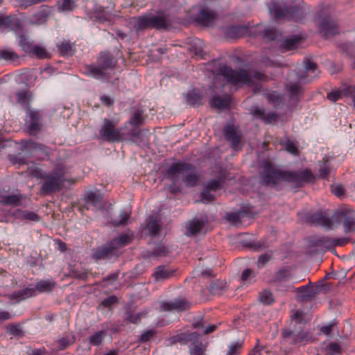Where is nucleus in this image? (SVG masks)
Wrapping results in <instances>:
<instances>
[{
    "mask_svg": "<svg viewBox=\"0 0 355 355\" xmlns=\"http://www.w3.org/2000/svg\"><path fill=\"white\" fill-rule=\"evenodd\" d=\"M261 183L268 186H275L280 181H287L296 187H301L304 182H311L314 176L309 171L299 172H284L276 168L268 162L263 163L261 173Z\"/></svg>",
    "mask_w": 355,
    "mask_h": 355,
    "instance_id": "f257e3e1",
    "label": "nucleus"
},
{
    "mask_svg": "<svg viewBox=\"0 0 355 355\" xmlns=\"http://www.w3.org/2000/svg\"><path fill=\"white\" fill-rule=\"evenodd\" d=\"M44 180L41 191L43 193H53L60 191L64 182L74 184L76 180L71 178L70 167L63 164H56L52 171L42 176Z\"/></svg>",
    "mask_w": 355,
    "mask_h": 355,
    "instance_id": "f03ea898",
    "label": "nucleus"
},
{
    "mask_svg": "<svg viewBox=\"0 0 355 355\" xmlns=\"http://www.w3.org/2000/svg\"><path fill=\"white\" fill-rule=\"evenodd\" d=\"M218 71L227 82L234 85L250 84L256 81H266L268 79L266 76L259 71H247L244 69L236 71L225 65L221 66Z\"/></svg>",
    "mask_w": 355,
    "mask_h": 355,
    "instance_id": "7ed1b4c3",
    "label": "nucleus"
},
{
    "mask_svg": "<svg viewBox=\"0 0 355 355\" xmlns=\"http://www.w3.org/2000/svg\"><path fill=\"white\" fill-rule=\"evenodd\" d=\"M167 175L174 184L181 178L187 187H194L198 180L194 168L185 163L173 164L168 168Z\"/></svg>",
    "mask_w": 355,
    "mask_h": 355,
    "instance_id": "20e7f679",
    "label": "nucleus"
},
{
    "mask_svg": "<svg viewBox=\"0 0 355 355\" xmlns=\"http://www.w3.org/2000/svg\"><path fill=\"white\" fill-rule=\"evenodd\" d=\"M136 31L155 28L165 30L171 26V21L168 17L163 14L157 15H145L139 17H134L130 21Z\"/></svg>",
    "mask_w": 355,
    "mask_h": 355,
    "instance_id": "39448f33",
    "label": "nucleus"
},
{
    "mask_svg": "<svg viewBox=\"0 0 355 355\" xmlns=\"http://www.w3.org/2000/svg\"><path fill=\"white\" fill-rule=\"evenodd\" d=\"M268 9L277 19L293 18L295 20L302 18L308 10L306 6L302 0H295L293 6L286 9L277 6L275 3H271L268 6Z\"/></svg>",
    "mask_w": 355,
    "mask_h": 355,
    "instance_id": "423d86ee",
    "label": "nucleus"
},
{
    "mask_svg": "<svg viewBox=\"0 0 355 355\" xmlns=\"http://www.w3.org/2000/svg\"><path fill=\"white\" fill-rule=\"evenodd\" d=\"M330 11L329 5H320L315 18L320 33L326 37L333 36L338 31L336 22L330 16Z\"/></svg>",
    "mask_w": 355,
    "mask_h": 355,
    "instance_id": "0eeeda50",
    "label": "nucleus"
},
{
    "mask_svg": "<svg viewBox=\"0 0 355 355\" xmlns=\"http://www.w3.org/2000/svg\"><path fill=\"white\" fill-rule=\"evenodd\" d=\"M343 223L345 232H355V211L348 208H342L337 211L331 218H324L322 224L330 227L335 223Z\"/></svg>",
    "mask_w": 355,
    "mask_h": 355,
    "instance_id": "6e6552de",
    "label": "nucleus"
},
{
    "mask_svg": "<svg viewBox=\"0 0 355 355\" xmlns=\"http://www.w3.org/2000/svg\"><path fill=\"white\" fill-rule=\"evenodd\" d=\"M115 58L110 53H103L98 60V65L86 66L85 73L97 79H106V71L116 65Z\"/></svg>",
    "mask_w": 355,
    "mask_h": 355,
    "instance_id": "1a4fd4ad",
    "label": "nucleus"
},
{
    "mask_svg": "<svg viewBox=\"0 0 355 355\" xmlns=\"http://www.w3.org/2000/svg\"><path fill=\"white\" fill-rule=\"evenodd\" d=\"M118 121L104 119L99 130L101 138L108 142H119L125 139L122 128H116Z\"/></svg>",
    "mask_w": 355,
    "mask_h": 355,
    "instance_id": "9d476101",
    "label": "nucleus"
},
{
    "mask_svg": "<svg viewBox=\"0 0 355 355\" xmlns=\"http://www.w3.org/2000/svg\"><path fill=\"white\" fill-rule=\"evenodd\" d=\"M198 334L195 332L183 333L176 336L175 340L185 343L191 342L190 345L191 355H203L206 350V346L202 342L198 340Z\"/></svg>",
    "mask_w": 355,
    "mask_h": 355,
    "instance_id": "9b49d317",
    "label": "nucleus"
},
{
    "mask_svg": "<svg viewBox=\"0 0 355 355\" xmlns=\"http://www.w3.org/2000/svg\"><path fill=\"white\" fill-rule=\"evenodd\" d=\"M305 78V76L299 75L295 71L288 74L286 89L292 98H297L302 94V89L301 87V83H304Z\"/></svg>",
    "mask_w": 355,
    "mask_h": 355,
    "instance_id": "f8f14e48",
    "label": "nucleus"
},
{
    "mask_svg": "<svg viewBox=\"0 0 355 355\" xmlns=\"http://www.w3.org/2000/svg\"><path fill=\"white\" fill-rule=\"evenodd\" d=\"M190 308V303L184 298L163 302L161 309L165 311H183Z\"/></svg>",
    "mask_w": 355,
    "mask_h": 355,
    "instance_id": "ddd939ff",
    "label": "nucleus"
},
{
    "mask_svg": "<svg viewBox=\"0 0 355 355\" xmlns=\"http://www.w3.org/2000/svg\"><path fill=\"white\" fill-rule=\"evenodd\" d=\"M0 28H9L18 32L21 30L22 26L17 17L0 14Z\"/></svg>",
    "mask_w": 355,
    "mask_h": 355,
    "instance_id": "4468645a",
    "label": "nucleus"
},
{
    "mask_svg": "<svg viewBox=\"0 0 355 355\" xmlns=\"http://www.w3.org/2000/svg\"><path fill=\"white\" fill-rule=\"evenodd\" d=\"M30 119L26 122V126L31 135H36L41 130L40 116L38 112L29 110Z\"/></svg>",
    "mask_w": 355,
    "mask_h": 355,
    "instance_id": "2eb2a0df",
    "label": "nucleus"
},
{
    "mask_svg": "<svg viewBox=\"0 0 355 355\" xmlns=\"http://www.w3.org/2000/svg\"><path fill=\"white\" fill-rule=\"evenodd\" d=\"M321 291V287L310 285L304 286L296 289L297 298L301 301L306 302L313 298Z\"/></svg>",
    "mask_w": 355,
    "mask_h": 355,
    "instance_id": "dca6fc26",
    "label": "nucleus"
},
{
    "mask_svg": "<svg viewBox=\"0 0 355 355\" xmlns=\"http://www.w3.org/2000/svg\"><path fill=\"white\" fill-rule=\"evenodd\" d=\"M24 147L28 150L35 152L41 159L48 157L50 153V148L48 146L32 139L26 141Z\"/></svg>",
    "mask_w": 355,
    "mask_h": 355,
    "instance_id": "f3484780",
    "label": "nucleus"
},
{
    "mask_svg": "<svg viewBox=\"0 0 355 355\" xmlns=\"http://www.w3.org/2000/svg\"><path fill=\"white\" fill-rule=\"evenodd\" d=\"M217 18L216 14L208 9L201 8L196 17V20L204 26L212 25Z\"/></svg>",
    "mask_w": 355,
    "mask_h": 355,
    "instance_id": "a211bd4d",
    "label": "nucleus"
},
{
    "mask_svg": "<svg viewBox=\"0 0 355 355\" xmlns=\"http://www.w3.org/2000/svg\"><path fill=\"white\" fill-rule=\"evenodd\" d=\"M119 253H116L114 247L110 243L98 248L93 254V257L96 259H112V257H117Z\"/></svg>",
    "mask_w": 355,
    "mask_h": 355,
    "instance_id": "6ab92c4d",
    "label": "nucleus"
},
{
    "mask_svg": "<svg viewBox=\"0 0 355 355\" xmlns=\"http://www.w3.org/2000/svg\"><path fill=\"white\" fill-rule=\"evenodd\" d=\"M49 14V8L48 6H43L39 12L35 13L31 17L30 23L37 25L44 24L47 21Z\"/></svg>",
    "mask_w": 355,
    "mask_h": 355,
    "instance_id": "aec40b11",
    "label": "nucleus"
},
{
    "mask_svg": "<svg viewBox=\"0 0 355 355\" xmlns=\"http://www.w3.org/2000/svg\"><path fill=\"white\" fill-rule=\"evenodd\" d=\"M225 139L232 142L234 148H236L240 143L241 135L232 125H228L224 129Z\"/></svg>",
    "mask_w": 355,
    "mask_h": 355,
    "instance_id": "412c9836",
    "label": "nucleus"
},
{
    "mask_svg": "<svg viewBox=\"0 0 355 355\" xmlns=\"http://www.w3.org/2000/svg\"><path fill=\"white\" fill-rule=\"evenodd\" d=\"M174 272V270L170 269L166 266H159L155 268L153 275L155 281L161 282L171 277Z\"/></svg>",
    "mask_w": 355,
    "mask_h": 355,
    "instance_id": "4be33fe9",
    "label": "nucleus"
},
{
    "mask_svg": "<svg viewBox=\"0 0 355 355\" xmlns=\"http://www.w3.org/2000/svg\"><path fill=\"white\" fill-rule=\"evenodd\" d=\"M132 240V239L130 236L127 234H121L112 240L110 243L113 247H114V250L116 253H119L120 255L121 252L119 251V249L130 243Z\"/></svg>",
    "mask_w": 355,
    "mask_h": 355,
    "instance_id": "5701e85b",
    "label": "nucleus"
},
{
    "mask_svg": "<svg viewBox=\"0 0 355 355\" xmlns=\"http://www.w3.org/2000/svg\"><path fill=\"white\" fill-rule=\"evenodd\" d=\"M145 121L144 111L139 108L134 107L132 114L129 120V123L134 128L141 125Z\"/></svg>",
    "mask_w": 355,
    "mask_h": 355,
    "instance_id": "b1692460",
    "label": "nucleus"
},
{
    "mask_svg": "<svg viewBox=\"0 0 355 355\" xmlns=\"http://www.w3.org/2000/svg\"><path fill=\"white\" fill-rule=\"evenodd\" d=\"M204 222L198 219H193L187 224V234L195 235L204 227Z\"/></svg>",
    "mask_w": 355,
    "mask_h": 355,
    "instance_id": "393cba45",
    "label": "nucleus"
},
{
    "mask_svg": "<svg viewBox=\"0 0 355 355\" xmlns=\"http://www.w3.org/2000/svg\"><path fill=\"white\" fill-rule=\"evenodd\" d=\"M282 336L284 343L291 345H297V331L296 329H284Z\"/></svg>",
    "mask_w": 355,
    "mask_h": 355,
    "instance_id": "a878e982",
    "label": "nucleus"
},
{
    "mask_svg": "<svg viewBox=\"0 0 355 355\" xmlns=\"http://www.w3.org/2000/svg\"><path fill=\"white\" fill-rule=\"evenodd\" d=\"M227 283L225 280L216 279L210 284V292L213 295H220L226 289Z\"/></svg>",
    "mask_w": 355,
    "mask_h": 355,
    "instance_id": "bb28decb",
    "label": "nucleus"
},
{
    "mask_svg": "<svg viewBox=\"0 0 355 355\" xmlns=\"http://www.w3.org/2000/svg\"><path fill=\"white\" fill-rule=\"evenodd\" d=\"M230 103V98L229 96H215L212 98L211 106L218 109L226 108Z\"/></svg>",
    "mask_w": 355,
    "mask_h": 355,
    "instance_id": "cd10ccee",
    "label": "nucleus"
},
{
    "mask_svg": "<svg viewBox=\"0 0 355 355\" xmlns=\"http://www.w3.org/2000/svg\"><path fill=\"white\" fill-rule=\"evenodd\" d=\"M146 228L151 236H155L159 232L161 227L157 216H153L150 217Z\"/></svg>",
    "mask_w": 355,
    "mask_h": 355,
    "instance_id": "c85d7f7f",
    "label": "nucleus"
},
{
    "mask_svg": "<svg viewBox=\"0 0 355 355\" xmlns=\"http://www.w3.org/2000/svg\"><path fill=\"white\" fill-rule=\"evenodd\" d=\"M55 282L49 280H41L36 284L35 292L47 293L51 292L55 287ZM37 294V293H35Z\"/></svg>",
    "mask_w": 355,
    "mask_h": 355,
    "instance_id": "c756f323",
    "label": "nucleus"
},
{
    "mask_svg": "<svg viewBox=\"0 0 355 355\" xmlns=\"http://www.w3.org/2000/svg\"><path fill=\"white\" fill-rule=\"evenodd\" d=\"M19 56L18 54L12 49H0V59H3L10 62H15L19 60Z\"/></svg>",
    "mask_w": 355,
    "mask_h": 355,
    "instance_id": "7c9ffc66",
    "label": "nucleus"
},
{
    "mask_svg": "<svg viewBox=\"0 0 355 355\" xmlns=\"http://www.w3.org/2000/svg\"><path fill=\"white\" fill-rule=\"evenodd\" d=\"M15 297L18 300H26L30 297L35 296V289L34 288L28 287L13 293Z\"/></svg>",
    "mask_w": 355,
    "mask_h": 355,
    "instance_id": "2f4dec72",
    "label": "nucleus"
},
{
    "mask_svg": "<svg viewBox=\"0 0 355 355\" xmlns=\"http://www.w3.org/2000/svg\"><path fill=\"white\" fill-rule=\"evenodd\" d=\"M349 239H331L328 237H323L320 239V242L323 245H327L329 246H336V245H344L347 243Z\"/></svg>",
    "mask_w": 355,
    "mask_h": 355,
    "instance_id": "473e14b6",
    "label": "nucleus"
},
{
    "mask_svg": "<svg viewBox=\"0 0 355 355\" xmlns=\"http://www.w3.org/2000/svg\"><path fill=\"white\" fill-rule=\"evenodd\" d=\"M254 114L267 123H270L272 121L275 120L277 116L274 113H266L263 109L259 108H257L254 110Z\"/></svg>",
    "mask_w": 355,
    "mask_h": 355,
    "instance_id": "72a5a7b5",
    "label": "nucleus"
},
{
    "mask_svg": "<svg viewBox=\"0 0 355 355\" xmlns=\"http://www.w3.org/2000/svg\"><path fill=\"white\" fill-rule=\"evenodd\" d=\"M300 40L301 37L297 35L287 38L284 42V46L287 51L295 49L299 45Z\"/></svg>",
    "mask_w": 355,
    "mask_h": 355,
    "instance_id": "f704fd0d",
    "label": "nucleus"
},
{
    "mask_svg": "<svg viewBox=\"0 0 355 355\" xmlns=\"http://www.w3.org/2000/svg\"><path fill=\"white\" fill-rule=\"evenodd\" d=\"M349 92H351L350 88L347 89L334 90L328 94L327 98L332 102H336L342 96L347 95Z\"/></svg>",
    "mask_w": 355,
    "mask_h": 355,
    "instance_id": "c9c22d12",
    "label": "nucleus"
},
{
    "mask_svg": "<svg viewBox=\"0 0 355 355\" xmlns=\"http://www.w3.org/2000/svg\"><path fill=\"white\" fill-rule=\"evenodd\" d=\"M313 338L312 334L309 331H297V345H305L312 342Z\"/></svg>",
    "mask_w": 355,
    "mask_h": 355,
    "instance_id": "e433bc0d",
    "label": "nucleus"
},
{
    "mask_svg": "<svg viewBox=\"0 0 355 355\" xmlns=\"http://www.w3.org/2000/svg\"><path fill=\"white\" fill-rule=\"evenodd\" d=\"M21 198L17 195L2 196H0V202L4 205L17 206L20 203Z\"/></svg>",
    "mask_w": 355,
    "mask_h": 355,
    "instance_id": "4c0bfd02",
    "label": "nucleus"
},
{
    "mask_svg": "<svg viewBox=\"0 0 355 355\" xmlns=\"http://www.w3.org/2000/svg\"><path fill=\"white\" fill-rule=\"evenodd\" d=\"M87 204L88 206L91 205L95 207H101L99 196L93 192L89 193L87 196Z\"/></svg>",
    "mask_w": 355,
    "mask_h": 355,
    "instance_id": "58836bf2",
    "label": "nucleus"
},
{
    "mask_svg": "<svg viewBox=\"0 0 355 355\" xmlns=\"http://www.w3.org/2000/svg\"><path fill=\"white\" fill-rule=\"evenodd\" d=\"M129 139L133 142H138L144 140V135L142 130L134 128L128 134Z\"/></svg>",
    "mask_w": 355,
    "mask_h": 355,
    "instance_id": "ea45409f",
    "label": "nucleus"
},
{
    "mask_svg": "<svg viewBox=\"0 0 355 355\" xmlns=\"http://www.w3.org/2000/svg\"><path fill=\"white\" fill-rule=\"evenodd\" d=\"M106 333L104 331H100L89 337V343L93 345H98L103 341Z\"/></svg>",
    "mask_w": 355,
    "mask_h": 355,
    "instance_id": "a19ab883",
    "label": "nucleus"
},
{
    "mask_svg": "<svg viewBox=\"0 0 355 355\" xmlns=\"http://www.w3.org/2000/svg\"><path fill=\"white\" fill-rule=\"evenodd\" d=\"M49 0H18V6L21 9H26L33 5L39 4L40 3L48 1Z\"/></svg>",
    "mask_w": 355,
    "mask_h": 355,
    "instance_id": "79ce46f5",
    "label": "nucleus"
},
{
    "mask_svg": "<svg viewBox=\"0 0 355 355\" xmlns=\"http://www.w3.org/2000/svg\"><path fill=\"white\" fill-rule=\"evenodd\" d=\"M31 53L40 59L46 58L49 55V53L46 49L44 47L39 45H35Z\"/></svg>",
    "mask_w": 355,
    "mask_h": 355,
    "instance_id": "37998d69",
    "label": "nucleus"
},
{
    "mask_svg": "<svg viewBox=\"0 0 355 355\" xmlns=\"http://www.w3.org/2000/svg\"><path fill=\"white\" fill-rule=\"evenodd\" d=\"M243 345V340H239L234 343H232L229 347V350L227 351V355H237L240 353L241 349Z\"/></svg>",
    "mask_w": 355,
    "mask_h": 355,
    "instance_id": "c03bdc74",
    "label": "nucleus"
},
{
    "mask_svg": "<svg viewBox=\"0 0 355 355\" xmlns=\"http://www.w3.org/2000/svg\"><path fill=\"white\" fill-rule=\"evenodd\" d=\"M324 350L329 355H337L341 352L340 345L336 343H330L328 344L325 347Z\"/></svg>",
    "mask_w": 355,
    "mask_h": 355,
    "instance_id": "a18cd8bd",
    "label": "nucleus"
},
{
    "mask_svg": "<svg viewBox=\"0 0 355 355\" xmlns=\"http://www.w3.org/2000/svg\"><path fill=\"white\" fill-rule=\"evenodd\" d=\"M19 45L24 51L29 53H32L33 49L35 46V45L33 44L32 42L29 41L28 39L25 37L21 38Z\"/></svg>",
    "mask_w": 355,
    "mask_h": 355,
    "instance_id": "49530a36",
    "label": "nucleus"
},
{
    "mask_svg": "<svg viewBox=\"0 0 355 355\" xmlns=\"http://www.w3.org/2000/svg\"><path fill=\"white\" fill-rule=\"evenodd\" d=\"M291 277V272L288 269H282L277 272L274 277V281L281 282Z\"/></svg>",
    "mask_w": 355,
    "mask_h": 355,
    "instance_id": "de8ad7c7",
    "label": "nucleus"
},
{
    "mask_svg": "<svg viewBox=\"0 0 355 355\" xmlns=\"http://www.w3.org/2000/svg\"><path fill=\"white\" fill-rule=\"evenodd\" d=\"M17 103L26 105L29 102L28 92L26 90L19 92L16 94Z\"/></svg>",
    "mask_w": 355,
    "mask_h": 355,
    "instance_id": "09e8293b",
    "label": "nucleus"
},
{
    "mask_svg": "<svg viewBox=\"0 0 355 355\" xmlns=\"http://www.w3.org/2000/svg\"><path fill=\"white\" fill-rule=\"evenodd\" d=\"M272 256V252H266L261 254L257 261L259 268H262L268 263Z\"/></svg>",
    "mask_w": 355,
    "mask_h": 355,
    "instance_id": "8fccbe9b",
    "label": "nucleus"
},
{
    "mask_svg": "<svg viewBox=\"0 0 355 355\" xmlns=\"http://www.w3.org/2000/svg\"><path fill=\"white\" fill-rule=\"evenodd\" d=\"M259 300L266 304H269L273 302L272 294L269 291H263L259 295Z\"/></svg>",
    "mask_w": 355,
    "mask_h": 355,
    "instance_id": "3c124183",
    "label": "nucleus"
},
{
    "mask_svg": "<svg viewBox=\"0 0 355 355\" xmlns=\"http://www.w3.org/2000/svg\"><path fill=\"white\" fill-rule=\"evenodd\" d=\"M243 29L236 26H230L227 29L226 34L227 37L235 38L241 36Z\"/></svg>",
    "mask_w": 355,
    "mask_h": 355,
    "instance_id": "603ef678",
    "label": "nucleus"
},
{
    "mask_svg": "<svg viewBox=\"0 0 355 355\" xmlns=\"http://www.w3.org/2000/svg\"><path fill=\"white\" fill-rule=\"evenodd\" d=\"M222 186H223V180H210L207 183V184L206 186V189H207V190H209L211 191H216L221 189Z\"/></svg>",
    "mask_w": 355,
    "mask_h": 355,
    "instance_id": "864d4df0",
    "label": "nucleus"
},
{
    "mask_svg": "<svg viewBox=\"0 0 355 355\" xmlns=\"http://www.w3.org/2000/svg\"><path fill=\"white\" fill-rule=\"evenodd\" d=\"M146 313H139L136 314H130L125 318V321L128 323L137 324L139 323L142 318H144Z\"/></svg>",
    "mask_w": 355,
    "mask_h": 355,
    "instance_id": "5fc2aeb1",
    "label": "nucleus"
},
{
    "mask_svg": "<svg viewBox=\"0 0 355 355\" xmlns=\"http://www.w3.org/2000/svg\"><path fill=\"white\" fill-rule=\"evenodd\" d=\"M57 343L58 349H63L73 343V338L63 337L59 339Z\"/></svg>",
    "mask_w": 355,
    "mask_h": 355,
    "instance_id": "6e6d98bb",
    "label": "nucleus"
},
{
    "mask_svg": "<svg viewBox=\"0 0 355 355\" xmlns=\"http://www.w3.org/2000/svg\"><path fill=\"white\" fill-rule=\"evenodd\" d=\"M200 101V96L198 94L194 91L190 92L187 95V102L191 105H195L199 103Z\"/></svg>",
    "mask_w": 355,
    "mask_h": 355,
    "instance_id": "4d7b16f0",
    "label": "nucleus"
},
{
    "mask_svg": "<svg viewBox=\"0 0 355 355\" xmlns=\"http://www.w3.org/2000/svg\"><path fill=\"white\" fill-rule=\"evenodd\" d=\"M58 46L62 54H71L73 52V46L69 42H62Z\"/></svg>",
    "mask_w": 355,
    "mask_h": 355,
    "instance_id": "13d9d810",
    "label": "nucleus"
},
{
    "mask_svg": "<svg viewBox=\"0 0 355 355\" xmlns=\"http://www.w3.org/2000/svg\"><path fill=\"white\" fill-rule=\"evenodd\" d=\"M225 218L234 225H238L241 223L239 213H227L225 216Z\"/></svg>",
    "mask_w": 355,
    "mask_h": 355,
    "instance_id": "bf43d9fd",
    "label": "nucleus"
},
{
    "mask_svg": "<svg viewBox=\"0 0 355 355\" xmlns=\"http://www.w3.org/2000/svg\"><path fill=\"white\" fill-rule=\"evenodd\" d=\"M21 218L30 221H38L40 220V217L37 214L30 211H23L21 214Z\"/></svg>",
    "mask_w": 355,
    "mask_h": 355,
    "instance_id": "052dcab7",
    "label": "nucleus"
},
{
    "mask_svg": "<svg viewBox=\"0 0 355 355\" xmlns=\"http://www.w3.org/2000/svg\"><path fill=\"white\" fill-rule=\"evenodd\" d=\"M130 214L129 212H126V211H122L121 214H120V220H114V225L115 226H119V225H125L130 218Z\"/></svg>",
    "mask_w": 355,
    "mask_h": 355,
    "instance_id": "680f3d73",
    "label": "nucleus"
},
{
    "mask_svg": "<svg viewBox=\"0 0 355 355\" xmlns=\"http://www.w3.org/2000/svg\"><path fill=\"white\" fill-rule=\"evenodd\" d=\"M331 191L335 196L339 198H341L345 193V189L341 184L331 185Z\"/></svg>",
    "mask_w": 355,
    "mask_h": 355,
    "instance_id": "e2e57ef3",
    "label": "nucleus"
},
{
    "mask_svg": "<svg viewBox=\"0 0 355 355\" xmlns=\"http://www.w3.org/2000/svg\"><path fill=\"white\" fill-rule=\"evenodd\" d=\"M285 147L286 150L289 152L290 153L293 155H297L298 154V150L295 146V144L291 141V140H286L285 143Z\"/></svg>",
    "mask_w": 355,
    "mask_h": 355,
    "instance_id": "0e129e2a",
    "label": "nucleus"
},
{
    "mask_svg": "<svg viewBox=\"0 0 355 355\" xmlns=\"http://www.w3.org/2000/svg\"><path fill=\"white\" fill-rule=\"evenodd\" d=\"M209 190H207V189H205L202 193H201V201L202 202H212L214 199V197L212 194L210 193Z\"/></svg>",
    "mask_w": 355,
    "mask_h": 355,
    "instance_id": "69168bd1",
    "label": "nucleus"
},
{
    "mask_svg": "<svg viewBox=\"0 0 355 355\" xmlns=\"http://www.w3.org/2000/svg\"><path fill=\"white\" fill-rule=\"evenodd\" d=\"M156 334L155 330H148L144 332L139 338V341L142 343H145L148 341L151 338H153Z\"/></svg>",
    "mask_w": 355,
    "mask_h": 355,
    "instance_id": "338daca9",
    "label": "nucleus"
},
{
    "mask_svg": "<svg viewBox=\"0 0 355 355\" xmlns=\"http://www.w3.org/2000/svg\"><path fill=\"white\" fill-rule=\"evenodd\" d=\"M264 37L268 40H276L277 38V31L274 28H267L264 31Z\"/></svg>",
    "mask_w": 355,
    "mask_h": 355,
    "instance_id": "774afa93",
    "label": "nucleus"
}]
</instances>
